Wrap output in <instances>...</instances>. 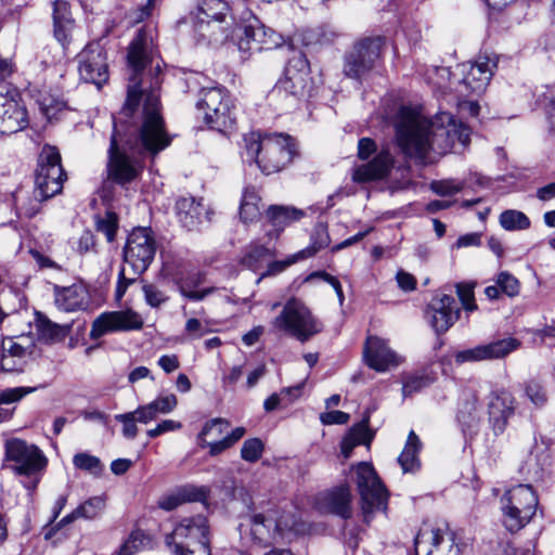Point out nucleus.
Here are the masks:
<instances>
[{
    "instance_id": "nucleus-16",
    "label": "nucleus",
    "mask_w": 555,
    "mask_h": 555,
    "mask_svg": "<svg viewBox=\"0 0 555 555\" xmlns=\"http://www.w3.org/2000/svg\"><path fill=\"white\" fill-rule=\"evenodd\" d=\"M310 73L309 62L301 52L295 53L285 67V76L275 86L273 93L299 98L305 94Z\"/></svg>"
},
{
    "instance_id": "nucleus-8",
    "label": "nucleus",
    "mask_w": 555,
    "mask_h": 555,
    "mask_svg": "<svg viewBox=\"0 0 555 555\" xmlns=\"http://www.w3.org/2000/svg\"><path fill=\"white\" fill-rule=\"evenodd\" d=\"M66 175L61 165V155L56 147L44 145L38 157L35 185L41 198H50L60 193Z\"/></svg>"
},
{
    "instance_id": "nucleus-7",
    "label": "nucleus",
    "mask_w": 555,
    "mask_h": 555,
    "mask_svg": "<svg viewBox=\"0 0 555 555\" xmlns=\"http://www.w3.org/2000/svg\"><path fill=\"white\" fill-rule=\"evenodd\" d=\"M356 482L364 519L369 522L375 512L387 508L388 493L370 463L361 462L356 466Z\"/></svg>"
},
{
    "instance_id": "nucleus-52",
    "label": "nucleus",
    "mask_w": 555,
    "mask_h": 555,
    "mask_svg": "<svg viewBox=\"0 0 555 555\" xmlns=\"http://www.w3.org/2000/svg\"><path fill=\"white\" fill-rule=\"evenodd\" d=\"M36 387H14L7 388L0 392V404H11L18 402L25 396L36 391Z\"/></svg>"
},
{
    "instance_id": "nucleus-41",
    "label": "nucleus",
    "mask_w": 555,
    "mask_h": 555,
    "mask_svg": "<svg viewBox=\"0 0 555 555\" xmlns=\"http://www.w3.org/2000/svg\"><path fill=\"white\" fill-rule=\"evenodd\" d=\"M48 198H41L38 194V189L35 188L33 196L27 199H22L18 195L15 196L17 211L21 216L33 218L40 211V205Z\"/></svg>"
},
{
    "instance_id": "nucleus-48",
    "label": "nucleus",
    "mask_w": 555,
    "mask_h": 555,
    "mask_svg": "<svg viewBox=\"0 0 555 555\" xmlns=\"http://www.w3.org/2000/svg\"><path fill=\"white\" fill-rule=\"evenodd\" d=\"M464 182L455 179L435 180L430 183V190L439 196H450L464 189Z\"/></svg>"
},
{
    "instance_id": "nucleus-50",
    "label": "nucleus",
    "mask_w": 555,
    "mask_h": 555,
    "mask_svg": "<svg viewBox=\"0 0 555 555\" xmlns=\"http://www.w3.org/2000/svg\"><path fill=\"white\" fill-rule=\"evenodd\" d=\"M118 228V218L115 212L107 211L96 221V230L104 233L108 242H113Z\"/></svg>"
},
{
    "instance_id": "nucleus-36",
    "label": "nucleus",
    "mask_w": 555,
    "mask_h": 555,
    "mask_svg": "<svg viewBox=\"0 0 555 555\" xmlns=\"http://www.w3.org/2000/svg\"><path fill=\"white\" fill-rule=\"evenodd\" d=\"M261 198L254 188H246L240 206V217L244 223L258 220Z\"/></svg>"
},
{
    "instance_id": "nucleus-10",
    "label": "nucleus",
    "mask_w": 555,
    "mask_h": 555,
    "mask_svg": "<svg viewBox=\"0 0 555 555\" xmlns=\"http://www.w3.org/2000/svg\"><path fill=\"white\" fill-rule=\"evenodd\" d=\"M156 253V242L150 228H137L128 235L124 247V261L133 272L141 275L152 263Z\"/></svg>"
},
{
    "instance_id": "nucleus-34",
    "label": "nucleus",
    "mask_w": 555,
    "mask_h": 555,
    "mask_svg": "<svg viewBox=\"0 0 555 555\" xmlns=\"http://www.w3.org/2000/svg\"><path fill=\"white\" fill-rule=\"evenodd\" d=\"M369 421L365 420L354 425L341 441V453L348 459L354 447L360 444H370L373 439V433L367 427Z\"/></svg>"
},
{
    "instance_id": "nucleus-51",
    "label": "nucleus",
    "mask_w": 555,
    "mask_h": 555,
    "mask_svg": "<svg viewBox=\"0 0 555 555\" xmlns=\"http://www.w3.org/2000/svg\"><path fill=\"white\" fill-rule=\"evenodd\" d=\"M229 423L222 418H215L206 423L198 435V441L206 442L207 437H220L228 430Z\"/></svg>"
},
{
    "instance_id": "nucleus-14",
    "label": "nucleus",
    "mask_w": 555,
    "mask_h": 555,
    "mask_svg": "<svg viewBox=\"0 0 555 555\" xmlns=\"http://www.w3.org/2000/svg\"><path fill=\"white\" fill-rule=\"evenodd\" d=\"M142 326V317L133 310L103 312L92 322L90 338L99 339L108 333L134 331Z\"/></svg>"
},
{
    "instance_id": "nucleus-56",
    "label": "nucleus",
    "mask_w": 555,
    "mask_h": 555,
    "mask_svg": "<svg viewBox=\"0 0 555 555\" xmlns=\"http://www.w3.org/2000/svg\"><path fill=\"white\" fill-rule=\"evenodd\" d=\"M182 428V424L173 420H164L158 423L154 428L146 430V436L154 439L164 434L176 431Z\"/></svg>"
},
{
    "instance_id": "nucleus-46",
    "label": "nucleus",
    "mask_w": 555,
    "mask_h": 555,
    "mask_svg": "<svg viewBox=\"0 0 555 555\" xmlns=\"http://www.w3.org/2000/svg\"><path fill=\"white\" fill-rule=\"evenodd\" d=\"M525 393L530 402L537 408H543L547 402V392L545 387L538 380L531 379L525 384Z\"/></svg>"
},
{
    "instance_id": "nucleus-11",
    "label": "nucleus",
    "mask_w": 555,
    "mask_h": 555,
    "mask_svg": "<svg viewBox=\"0 0 555 555\" xmlns=\"http://www.w3.org/2000/svg\"><path fill=\"white\" fill-rule=\"evenodd\" d=\"M5 459L17 475L33 476L42 472L48 463L43 452L35 444L13 438L5 442Z\"/></svg>"
},
{
    "instance_id": "nucleus-32",
    "label": "nucleus",
    "mask_w": 555,
    "mask_h": 555,
    "mask_svg": "<svg viewBox=\"0 0 555 555\" xmlns=\"http://www.w3.org/2000/svg\"><path fill=\"white\" fill-rule=\"evenodd\" d=\"M178 405V398L175 393L158 396L153 401L139 405L138 414H140L141 424H149L155 421L158 415L171 413Z\"/></svg>"
},
{
    "instance_id": "nucleus-38",
    "label": "nucleus",
    "mask_w": 555,
    "mask_h": 555,
    "mask_svg": "<svg viewBox=\"0 0 555 555\" xmlns=\"http://www.w3.org/2000/svg\"><path fill=\"white\" fill-rule=\"evenodd\" d=\"M499 223L505 231H522L531 225L528 216L516 209H507L501 212Z\"/></svg>"
},
{
    "instance_id": "nucleus-30",
    "label": "nucleus",
    "mask_w": 555,
    "mask_h": 555,
    "mask_svg": "<svg viewBox=\"0 0 555 555\" xmlns=\"http://www.w3.org/2000/svg\"><path fill=\"white\" fill-rule=\"evenodd\" d=\"M54 301L60 310L72 312L85 309L87 306V292L81 285L54 287Z\"/></svg>"
},
{
    "instance_id": "nucleus-5",
    "label": "nucleus",
    "mask_w": 555,
    "mask_h": 555,
    "mask_svg": "<svg viewBox=\"0 0 555 555\" xmlns=\"http://www.w3.org/2000/svg\"><path fill=\"white\" fill-rule=\"evenodd\" d=\"M500 503L503 526L509 532H517L531 521L539 501L530 485L520 483L506 490Z\"/></svg>"
},
{
    "instance_id": "nucleus-64",
    "label": "nucleus",
    "mask_w": 555,
    "mask_h": 555,
    "mask_svg": "<svg viewBox=\"0 0 555 555\" xmlns=\"http://www.w3.org/2000/svg\"><path fill=\"white\" fill-rule=\"evenodd\" d=\"M398 286L404 292L414 291L416 287V279L409 272L399 270L396 275Z\"/></svg>"
},
{
    "instance_id": "nucleus-19",
    "label": "nucleus",
    "mask_w": 555,
    "mask_h": 555,
    "mask_svg": "<svg viewBox=\"0 0 555 555\" xmlns=\"http://www.w3.org/2000/svg\"><path fill=\"white\" fill-rule=\"evenodd\" d=\"M487 405L490 426L495 435H500L515 414L517 401L512 392L500 389L490 393Z\"/></svg>"
},
{
    "instance_id": "nucleus-37",
    "label": "nucleus",
    "mask_w": 555,
    "mask_h": 555,
    "mask_svg": "<svg viewBox=\"0 0 555 555\" xmlns=\"http://www.w3.org/2000/svg\"><path fill=\"white\" fill-rule=\"evenodd\" d=\"M152 540L141 529L133 530L113 555H135L151 547Z\"/></svg>"
},
{
    "instance_id": "nucleus-25",
    "label": "nucleus",
    "mask_w": 555,
    "mask_h": 555,
    "mask_svg": "<svg viewBox=\"0 0 555 555\" xmlns=\"http://www.w3.org/2000/svg\"><path fill=\"white\" fill-rule=\"evenodd\" d=\"M250 535L255 543L268 545L282 535L287 528L282 520L275 519L272 515L255 514L250 517Z\"/></svg>"
},
{
    "instance_id": "nucleus-24",
    "label": "nucleus",
    "mask_w": 555,
    "mask_h": 555,
    "mask_svg": "<svg viewBox=\"0 0 555 555\" xmlns=\"http://www.w3.org/2000/svg\"><path fill=\"white\" fill-rule=\"evenodd\" d=\"M176 212L179 222L189 231L198 230L205 222L210 221L212 211L206 207L203 199L181 197L176 203Z\"/></svg>"
},
{
    "instance_id": "nucleus-20",
    "label": "nucleus",
    "mask_w": 555,
    "mask_h": 555,
    "mask_svg": "<svg viewBox=\"0 0 555 555\" xmlns=\"http://www.w3.org/2000/svg\"><path fill=\"white\" fill-rule=\"evenodd\" d=\"M27 125V112L18 94L16 92L9 95L0 94V133H15Z\"/></svg>"
},
{
    "instance_id": "nucleus-12",
    "label": "nucleus",
    "mask_w": 555,
    "mask_h": 555,
    "mask_svg": "<svg viewBox=\"0 0 555 555\" xmlns=\"http://www.w3.org/2000/svg\"><path fill=\"white\" fill-rule=\"evenodd\" d=\"M209 543L207 519L203 515L183 518L173 531L166 537V544L176 555L198 544Z\"/></svg>"
},
{
    "instance_id": "nucleus-60",
    "label": "nucleus",
    "mask_w": 555,
    "mask_h": 555,
    "mask_svg": "<svg viewBox=\"0 0 555 555\" xmlns=\"http://www.w3.org/2000/svg\"><path fill=\"white\" fill-rule=\"evenodd\" d=\"M25 364V360L17 357L9 356L8 353H1L0 367L4 372H21Z\"/></svg>"
},
{
    "instance_id": "nucleus-45",
    "label": "nucleus",
    "mask_w": 555,
    "mask_h": 555,
    "mask_svg": "<svg viewBox=\"0 0 555 555\" xmlns=\"http://www.w3.org/2000/svg\"><path fill=\"white\" fill-rule=\"evenodd\" d=\"M272 254L270 248L264 246H254L243 257L242 263L254 271H257L263 261L271 258Z\"/></svg>"
},
{
    "instance_id": "nucleus-42",
    "label": "nucleus",
    "mask_w": 555,
    "mask_h": 555,
    "mask_svg": "<svg viewBox=\"0 0 555 555\" xmlns=\"http://www.w3.org/2000/svg\"><path fill=\"white\" fill-rule=\"evenodd\" d=\"M328 244H330V235L327 233V230L322 224H319L314 229L311 245L308 248L301 250L297 255V257L298 258L311 257L315 253H318L320 249L326 247Z\"/></svg>"
},
{
    "instance_id": "nucleus-55",
    "label": "nucleus",
    "mask_w": 555,
    "mask_h": 555,
    "mask_svg": "<svg viewBox=\"0 0 555 555\" xmlns=\"http://www.w3.org/2000/svg\"><path fill=\"white\" fill-rule=\"evenodd\" d=\"M2 352L26 360V357L30 353V350L29 347H26L21 343L13 340V338L8 337L2 341Z\"/></svg>"
},
{
    "instance_id": "nucleus-15",
    "label": "nucleus",
    "mask_w": 555,
    "mask_h": 555,
    "mask_svg": "<svg viewBox=\"0 0 555 555\" xmlns=\"http://www.w3.org/2000/svg\"><path fill=\"white\" fill-rule=\"evenodd\" d=\"M80 78L101 87L108 79L106 54L99 43L88 44L77 56Z\"/></svg>"
},
{
    "instance_id": "nucleus-3",
    "label": "nucleus",
    "mask_w": 555,
    "mask_h": 555,
    "mask_svg": "<svg viewBox=\"0 0 555 555\" xmlns=\"http://www.w3.org/2000/svg\"><path fill=\"white\" fill-rule=\"evenodd\" d=\"M244 142L247 156L266 175L278 172L292 162L294 146L289 135L250 132L244 137Z\"/></svg>"
},
{
    "instance_id": "nucleus-63",
    "label": "nucleus",
    "mask_w": 555,
    "mask_h": 555,
    "mask_svg": "<svg viewBox=\"0 0 555 555\" xmlns=\"http://www.w3.org/2000/svg\"><path fill=\"white\" fill-rule=\"evenodd\" d=\"M349 414L343 412V411H331L321 414V422L324 425H333V424H346L349 421Z\"/></svg>"
},
{
    "instance_id": "nucleus-49",
    "label": "nucleus",
    "mask_w": 555,
    "mask_h": 555,
    "mask_svg": "<svg viewBox=\"0 0 555 555\" xmlns=\"http://www.w3.org/2000/svg\"><path fill=\"white\" fill-rule=\"evenodd\" d=\"M262 452V441L259 438H251L244 441L241 449V456L244 461L254 463L261 457Z\"/></svg>"
},
{
    "instance_id": "nucleus-33",
    "label": "nucleus",
    "mask_w": 555,
    "mask_h": 555,
    "mask_svg": "<svg viewBox=\"0 0 555 555\" xmlns=\"http://www.w3.org/2000/svg\"><path fill=\"white\" fill-rule=\"evenodd\" d=\"M227 10V3L222 0H201L195 14L196 29L205 36V26L209 27L210 22L223 21Z\"/></svg>"
},
{
    "instance_id": "nucleus-17",
    "label": "nucleus",
    "mask_w": 555,
    "mask_h": 555,
    "mask_svg": "<svg viewBox=\"0 0 555 555\" xmlns=\"http://www.w3.org/2000/svg\"><path fill=\"white\" fill-rule=\"evenodd\" d=\"M520 341L513 337L498 339L485 345L460 350L454 353V361L457 365L467 362L490 361L505 358L512 351L518 349Z\"/></svg>"
},
{
    "instance_id": "nucleus-18",
    "label": "nucleus",
    "mask_w": 555,
    "mask_h": 555,
    "mask_svg": "<svg viewBox=\"0 0 555 555\" xmlns=\"http://www.w3.org/2000/svg\"><path fill=\"white\" fill-rule=\"evenodd\" d=\"M284 38L274 29L264 26L255 20L244 28V37L238 41V49L243 52H258L262 50H272L281 47Z\"/></svg>"
},
{
    "instance_id": "nucleus-6",
    "label": "nucleus",
    "mask_w": 555,
    "mask_h": 555,
    "mask_svg": "<svg viewBox=\"0 0 555 555\" xmlns=\"http://www.w3.org/2000/svg\"><path fill=\"white\" fill-rule=\"evenodd\" d=\"M203 121L221 133L231 131L235 124L234 104L228 90L221 87L204 88L196 103Z\"/></svg>"
},
{
    "instance_id": "nucleus-21",
    "label": "nucleus",
    "mask_w": 555,
    "mask_h": 555,
    "mask_svg": "<svg viewBox=\"0 0 555 555\" xmlns=\"http://www.w3.org/2000/svg\"><path fill=\"white\" fill-rule=\"evenodd\" d=\"M496 66L488 56H480L474 63L464 64L462 73L464 75L460 90L461 93H476L483 92L493 75V68Z\"/></svg>"
},
{
    "instance_id": "nucleus-62",
    "label": "nucleus",
    "mask_w": 555,
    "mask_h": 555,
    "mask_svg": "<svg viewBox=\"0 0 555 555\" xmlns=\"http://www.w3.org/2000/svg\"><path fill=\"white\" fill-rule=\"evenodd\" d=\"M54 23L70 21L69 4L65 0H55L53 2Z\"/></svg>"
},
{
    "instance_id": "nucleus-57",
    "label": "nucleus",
    "mask_w": 555,
    "mask_h": 555,
    "mask_svg": "<svg viewBox=\"0 0 555 555\" xmlns=\"http://www.w3.org/2000/svg\"><path fill=\"white\" fill-rule=\"evenodd\" d=\"M300 390H301V385H298V386H295V387L284 388V389L281 390V393H272L263 402L264 410L267 412H271V411L275 410L279 406L280 402H281V396L295 393V397H298Z\"/></svg>"
},
{
    "instance_id": "nucleus-47",
    "label": "nucleus",
    "mask_w": 555,
    "mask_h": 555,
    "mask_svg": "<svg viewBox=\"0 0 555 555\" xmlns=\"http://www.w3.org/2000/svg\"><path fill=\"white\" fill-rule=\"evenodd\" d=\"M38 104L43 115L49 119L65 107V103L62 99L50 93H41L38 99Z\"/></svg>"
},
{
    "instance_id": "nucleus-39",
    "label": "nucleus",
    "mask_w": 555,
    "mask_h": 555,
    "mask_svg": "<svg viewBox=\"0 0 555 555\" xmlns=\"http://www.w3.org/2000/svg\"><path fill=\"white\" fill-rule=\"evenodd\" d=\"M73 464L77 469L87 472L94 477H101L104 472L102 461L88 452L76 453L73 457Z\"/></svg>"
},
{
    "instance_id": "nucleus-35",
    "label": "nucleus",
    "mask_w": 555,
    "mask_h": 555,
    "mask_svg": "<svg viewBox=\"0 0 555 555\" xmlns=\"http://www.w3.org/2000/svg\"><path fill=\"white\" fill-rule=\"evenodd\" d=\"M422 443L416 434L411 430L403 451L398 457V462L403 473H414L420 468L418 452Z\"/></svg>"
},
{
    "instance_id": "nucleus-28",
    "label": "nucleus",
    "mask_w": 555,
    "mask_h": 555,
    "mask_svg": "<svg viewBox=\"0 0 555 555\" xmlns=\"http://www.w3.org/2000/svg\"><path fill=\"white\" fill-rule=\"evenodd\" d=\"M350 490L347 486L337 487L323 493L319 501V508L323 512L350 517Z\"/></svg>"
},
{
    "instance_id": "nucleus-40",
    "label": "nucleus",
    "mask_w": 555,
    "mask_h": 555,
    "mask_svg": "<svg viewBox=\"0 0 555 555\" xmlns=\"http://www.w3.org/2000/svg\"><path fill=\"white\" fill-rule=\"evenodd\" d=\"M434 383L429 374H406L402 377V395L410 397Z\"/></svg>"
},
{
    "instance_id": "nucleus-4",
    "label": "nucleus",
    "mask_w": 555,
    "mask_h": 555,
    "mask_svg": "<svg viewBox=\"0 0 555 555\" xmlns=\"http://www.w3.org/2000/svg\"><path fill=\"white\" fill-rule=\"evenodd\" d=\"M271 326L275 333L289 335L301 343L309 340L323 328L310 309L297 298L286 301L279 315L272 320Z\"/></svg>"
},
{
    "instance_id": "nucleus-23",
    "label": "nucleus",
    "mask_w": 555,
    "mask_h": 555,
    "mask_svg": "<svg viewBox=\"0 0 555 555\" xmlns=\"http://www.w3.org/2000/svg\"><path fill=\"white\" fill-rule=\"evenodd\" d=\"M460 309L455 299L450 295L434 297L427 309V317L437 333L447 332L459 319Z\"/></svg>"
},
{
    "instance_id": "nucleus-53",
    "label": "nucleus",
    "mask_w": 555,
    "mask_h": 555,
    "mask_svg": "<svg viewBox=\"0 0 555 555\" xmlns=\"http://www.w3.org/2000/svg\"><path fill=\"white\" fill-rule=\"evenodd\" d=\"M496 284L502 293L509 297H514L519 293L518 280L508 272H501L496 278Z\"/></svg>"
},
{
    "instance_id": "nucleus-54",
    "label": "nucleus",
    "mask_w": 555,
    "mask_h": 555,
    "mask_svg": "<svg viewBox=\"0 0 555 555\" xmlns=\"http://www.w3.org/2000/svg\"><path fill=\"white\" fill-rule=\"evenodd\" d=\"M456 293L466 311H474L477 306L474 300V285L468 283H459L456 285Z\"/></svg>"
},
{
    "instance_id": "nucleus-44",
    "label": "nucleus",
    "mask_w": 555,
    "mask_h": 555,
    "mask_svg": "<svg viewBox=\"0 0 555 555\" xmlns=\"http://www.w3.org/2000/svg\"><path fill=\"white\" fill-rule=\"evenodd\" d=\"M138 409L132 412H127L122 414L115 415V420L122 424V436L127 439H134L139 433V428L137 423L141 424V418L139 417Z\"/></svg>"
},
{
    "instance_id": "nucleus-27",
    "label": "nucleus",
    "mask_w": 555,
    "mask_h": 555,
    "mask_svg": "<svg viewBox=\"0 0 555 555\" xmlns=\"http://www.w3.org/2000/svg\"><path fill=\"white\" fill-rule=\"evenodd\" d=\"M208 490L205 487L185 485L164 495L158 501V506L164 511H173L189 502H203L207 499Z\"/></svg>"
},
{
    "instance_id": "nucleus-43",
    "label": "nucleus",
    "mask_w": 555,
    "mask_h": 555,
    "mask_svg": "<svg viewBox=\"0 0 555 555\" xmlns=\"http://www.w3.org/2000/svg\"><path fill=\"white\" fill-rule=\"evenodd\" d=\"M106 505L105 496L96 495L88 499L78 508L81 518L94 519L101 515Z\"/></svg>"
},
{
    "instance_id": "nucleus-61",
    "label": "nucleus",
    "mask_w": 555,
    "mask_h": 555,
    "mask_svg": "<svg viewBox=\"0 0 555 555\" xmlns=\"http://www.w3.org/2000/svg\"><path fill=\"white\" fill-rule=\"evenodd\" d=\"M179 291L183 297L190 300L199 301L204 299L206 296L210 295L214 292V288L208 287L201 291H193L190 288L188 282H183L179 285Z\"/></svg>"
},
{
    "instance_id": "nucleus-31",
    "label": "nucleus",
    "mask_w": 555,
    "mask_h": 555,
    "mask_svg": "<svg viewBox=\"0 0 555 555\" xmlns=\"http://www.w3.org/2000/svg\"><path fill=\"white\" fill-rule=\"evenodd\" d=\"M305 211L295 207L272 205L267 211L268 220L273 228L269 236H278L286 227L300 220Z\"/></svg>"
},
{
    "instance_id": "nucleus-59",
    "label": "nucleus",
    "mask_w": 555,
    "mask_h": 555,
    "mask_svg": "<svg viewBox=\"0 0 555 555\" xmlns=\"http://www.w3.org/2000/svg\"><path fill=\"white\" fill-rule=\"evenodd\" d=\"M128 269H129V267L121 268L119 271V274H118V283H117V287H116V297L118 299H120L125 295L129 285H131L133 282H135L137 276H138V275H133L132 271L128 274Z\"/></svg>"
},
{
    "instance_id": "nucleus-29",
    "label": "nucleus",
    "mask_w": 555,
    "mask_h": 555,
    "mask_svg": "<svg viewBox=\"0 0 555 555\" xmlns=\"http://www.w3.org/2000/svg\"><path fill=\"white\" fill-rule=\"evenodd\" d=\"M35 327L40 341L53 345L63 341L69 335L73 323L59 324L51 321L43 313L37 312Z\"/></svg>"
},
{
    "instance_id": "nucleus-9",
    "label": "nucleus",
    "mask_w": 555,
    "mask_h": 555,
    "mask_svg": "<svg viewBox=\"0 0 555 555\" xmlns=\"http://www.w3.org/2000/svg\"><path fill=\"white\" fill-rule=\"evenodd\" d=\"M383 44L380 37L365 38L357 42L345 56L344 74L357 80L365 78L377 66Z\"/></svg>"
},
{
    "instance_id": "nucleus-2",
    "label": "nucleus",
    "mask_w": 555,
    "mask_h": 555,
    "mask_svg": "<svg viewBox=\"0 0 555 555\" xmlns=\"http://www.w3.org/2000/svg\"><path fill=\"white\" fill-rule=\"evenodd\" d=\"M396 139L401 151L423 164L437 160L455 144H468L469 128L457 122L450 113L441 112L427 119L417 109L402 106L396 119Z\"/></svg>"
},
{
    "instance_id": "nucleus-58",
    "label": "nucleus",
    "mask_w": 555,
    "mask_h": 555,
    "mask_svg": "<svg viewBox=\"0 0 555 555\" xmlns=\"http://www.w3.org/2000/svg\"><path fill=\"white\" fill-rule=\"evenodd\" d=\"M142 289L145 300L151 307H159L168 299L165 293L153 284H144Z\"/></svg>"
},
{
    "instance_id": "nucleus-1",
    "label": "nucleus",
    "mask_w": 555,
    "mask_h": 555,
    "mask_svg": "<svg viewBox=\"0 0 555 555\" xmlns=\"http://www.w3.org/2000/svg\"><path fill=\"white\" fill-rule=\"evenodd\" d=\"M130 70L127 99L118 117L108 150V179L125 185L142 170L141 158L155 156L170 145L159 113V62H155L153 38L144 28L138 30L128 50Z\"/></svg>"
},
{
    "instance_id": "nucleus-26",
    "label": "nucleus",
    "mask_w": 555,
    "mask_h": 555,
    "mask_svg": "<svg viewBox=\"0 0 555 555\" xmlns=\"http://www.w3.org/2000/svg\"><path fill=\"white\" fill-rule=\"evenodd\" d=\"M393 166V157L388 150L379 151L372 160L354 169L356 182H369L385 178Z\"/></svg>"
},
{
    "instance_id": "nucleus-22",
    "label": "nucleus",
    "mask_w": 555,
    "mask_h": 555,
    "mask_svg": "<svg viewBox=\"0 0 555 555\" xmlns=\"http://www.w3.org/2000/svg\"><path fill=\"white\" fill-rule=\"evenodd\" d=\"M363 357L367 366L377 372H385L400 363L399 356L389 348L386 340L377 336L367 337Z\"/></svg>"
},
{
    "instance_id": "nucleus-13",
    "label": "nucleus",
    "mask_w": 555,
    "mask_h": 555,
    "mask_svg": "<svg viewBox=\"0 0 555 555\" xmlns=\"http://www.w3.org/2000/svg\"><path fill=\"white\" fill-rule=\"evenodd\" d=\"M414 544L416 555H463L465 547L453 534L430 525L420 529Z\"/></svg>"
}]
</instances>
